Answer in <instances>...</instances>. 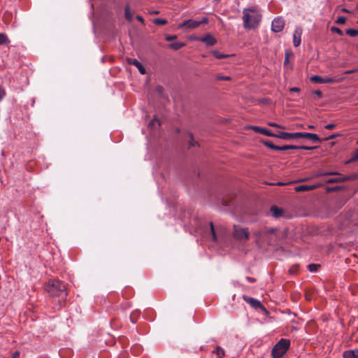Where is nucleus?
Here are the masks:
<instances>
[{
    "label": "nucleus",
    "mask_w": 358,
    "mask_h": 358,
    "mask_svg": "<svg viewBox=\"0 0 358 358\" xmlns=\"http://www.w3.org/2000/svg\"><path fill=\"white\" fill-rule=\"evenodd\" d=\"M199 41L206 43L208 46H212L217 43V39L210 34H208L205 36L200 38Z\"/></svg>",
    "instance_id": "obj_11"
},
{
    "label": "nucleus",
    "mask_w": 358,
    "mask_h": 358,
    "mask_svg": "<svg viewBox=\"0 0 358 358\" xmlns=\"http://www.w3.org/2000/svg\"><path fill=\"white\" fill-rule=\"evenodd\" d=\"M340 136L338 134H333L331 136H330L329 137L327 138L326 139L327 140H329V139H334L335 138L336 136Z\"/></svg>",
    "instance_id": "obj_50"
},
{
    "label": "nucleus",
    "mask_w": 358,
    "mask_h": 358,
    "mask_svg": "<svg viewBox=\"0 0 358 358\" xmlns=\"http://www.w3.org/2000/svg\"><path fill=\"white\" fill-rule=\"evenodd\" d=\"M213 352L216 354L218 358H223L225 355L224 350L220 346H217Z\"/></svg>",
    "instance_id": "obj_25"
},
{
    "label": "nucleus",
    "mask_w": 358,
    "mask_h": 358,
    "mask_svg": "<svg viewBox=\"0 0 358 358\" xmlns=\"http://www.w3.org/2000/svg\"><path fill=\"white\" fill-rule=\"evenodd\" d=\"M212 53H213V56L215 57H216L217 59H224V58H227L229 57V55L220 53L217 50H214V51H213Z\"/></svg>",
    "instance_id": "obj_26"
},
{
    "label": "nucleus",
    "mask_w": 358,
    "mask_h": 358,
    "mask_svg": "<svg viewBox=\"0 0 358 358\" xmlns=\"http://www.w3.org/2000/svg\"><path fill=\"white\" fill-rule=\"evenodd\" d=\"M243 14V26L245 29L256 28L262 20L261 11L257 6L244 8Z\"/></svg>",
    "instance_id": "obj_2"
},
{
    "label": "nucleus",
    "mask_w": 358,
    "mask_h": 358,
    "mask_svg": "<svg viewBox=\"0 0 358 358\" xmlns=\"http://www.w3.org/2000/svg\"><path fill=\"white\" fill-rule=\"evenodd\" d=\"M297 270V266H296V267H293L292 268H291L289 270V272L292 273H294Z\"/></svg>",
    "instance_id": "obj_53"
},
{
    "label": "nucleus",
    "mask_w": 358,
    "mask_h": 358,
    "mask_svg": "<svg viewBox=\"0 0 358 358\" xmlns=\"http://www.w3.org/2000/svg\"><path fill=\"white\" fill-rule=\"evenodd\" d=\"M245 278H246V280H247L248 282H251V283H253V282H256V279H255V278H254L247 276Z\"/></svg>",
    "instance_id": "obj_46"
},
{
    "label": "nucleus",
    "mask_w": 358,
    "mask_h": 358,
    "mask_svg": "<svg viewBox=\"0 0 358 358\" xmlns=\"http://www.w3.org/2000/svg\"><path fill=\"white\" fill-rule=\"evenodd\" d=\"M277 185H284V183H282V182H278V183H277Z\"/></svg>",
    "instance_id": "obj_59"
},
{
    "label": "nucleus",
    "mask_w": 358,
    "mask_h": 358,
    "mask_svg": "<svg viewBox=\"0 0 358 358\" xmlns=\"http://www.w3.org/2000/svg\"><path fill=\"white\" fill-rule=\"evenodd\" d=\"M276 229L275 228L264 227L253 232V236L256 238V243L262 244L266 243L271 244L275 236Z\"/></svg>",
    "instance_id": "obj_3"
},
{
    "label": "nucleus",
    "mask_w": 358,
    "mask_h": 358,
    "mask_svg": "<svg viewBox=\"0 0 358 358\" xmlns=\"http://www.w3.org/2000/svg\"><path fill=\"white\" fill-rule=\"evenodd\" d=\"M301 136H300V138H308V139H310V140H312L313 141L321 142L320 138L315 134L307 133V132H304V133L301 132Z\"/></svg>",
    "instance_id": "obj_16"
},
{
    "label": "nucleus",
    "mask_w": 358,
    "mask_h": 358,
    "mask_svg": "<svg viewBox=\"0 0 358 358\" xmlns=\"http://www.w3.org/2000/svg\"><path fill=\"white\" fill-rule=\"evenodd\" d=\"M341 175L338 172L330 171V172H320L315 175V177L327 176H340Z\"/></svg>",
    "instance_id": "obj_20"
},
{
    "label": "nucleus",
    "mask_w": 358,
    "mask_h": 358,
    "mask_svg": "<svg viewBox=\"0 0 358 358\" xmlns=\"http://www.w3.org/2000/svg\"><path fill=\"white\" fill-rule=\"evenodd\" d=\"M331 31L332 32L337 33L340 36H343V32L342 31V30H341L339 28H338L336 27H332L331 28Z\"/></svg>",
    "instance_id": "obj_32"
},
{
    "label": "nucleus",
    "mask_w": 358,
    "mask_h": 358,
    "mask_svg": "<svg viewBox=\"0 0 358 358\" xmlns=\"http://www.w3.org/2000/svg\"><path fill=\"white\" fill-rule=\"evenodd\" d=\"M155 121H157V120H155H155H152L150 122L149 126H150V127H154V125H155Z\"/></svg>",
    "instance_id": "obj_56"
},
{
    "label": "nucleus",
    "mask_w": 358,
    "mask_h": 358,
    "mask_svg": "<svg viewBox=\"0 0 358 358\" xmlns=\"http://www.w3.org/2000/svg\"><path fill=\"white\" fill-rule=\"evenodd\" d=\"M357 24H358V21H357Z\"/></svg>",
    "instance_id": "obj_62"
},
{
    "label": "nucleus",
    "mask_w": 358,
    "mask_h": 358,
    "mask_svg": "<svg viewBox=\"0 0 358 358\" xmlns=\"http://www.w3.org/2000/svg\"><path fill=\"white\" fill-rule=\"evenodd\" d=\"M285 26V22L283 19L280 17H275L271 24V29L274 32H280L281 31Z\"/></svg>",
    "instance_id": "obj_7"
},
{
    "label": "nucleus",
    "mask_w": 358,
    "mask_h": 358,
    "mask_svg": "<svg viewBox=\"0 0 358 358\" xmlns=\"http://www.w3.org/2000/svg\"><path fill=\"white\" fill-rule=\"evenodd\" d=\"M138 313L137 311L132 313V314L130 316V319L133 323H135L136 322V319L135 317H138Z\"/></svg>",
    "instance_id": "obj_36"
},
{
    "label": "nucleus",
    "mask_w": 358,
    "mask_h": 358,
    "mask_svg": "<svg viewBox=\"0 0 358 358\" xmlns=\"http://www.w3.org/2000/svg\"><path fill=\"white\" fill-rule=\"evenodd\" d=\"M357 71V69H352V70H349V71H345V74H350V73H355Z\"/></svg>",
    "instance_id": "obj_52"
},
{
    "label": "nucleus",
    "mask_w": 358,
    "mask_h": 358,
    "mask_svg": "<svg viewBox=\"0 0 358 358\" xmlns=\"http://www.w3.org/2000/svg\"><path fill=\"white\" fill-rule=\"evenodd\" d=\"M6 92L5 90L0 87V100L3 99V98L5 96Z\"/></svg>",
    "instance_id": "obj_43"
},
{
    "label": "nucleus",
    "mask_w": 358,
    "mask_h": 358,
    "mask_svg": "<svg viewBox=\"0 0 358 358\" xmlns=\"http://www.w3.org/2000/svg\"><path fill=\"white\" fill-rule=\"evenodd\" d=\"M338 177L331 178L327 180V183L332 184L336 182H345V179H344L343 176H338Z\"/></svg>",
    "instance_id": "obj_19"
},
{
    "label": "nucleus",
    "mask_w": 358,
    "mask_h": 358,
    "mask_svg": "<svg viewBox=\"0 0 358 358\" xmlns=\"http://www.w3.org/2000/svg\"><path fill=\"white\" fill-rule=\"evenodd\" d=\"M210 233H211V235L213 236V241H217V236H216V234H215V231L213 222L210 223Z\"/></svg>",
    "instance_id": "obj_31"
},
{
    "label": "nucleus",
    "mask_w": 358,
    "mask_h": 358,
    "mask_svg": "<svg viewBox=\"0 0 358 358\" xmlns=\"http://www.w3.org/2000/svg\"><path fill=\"white\" fill-rule=\"evenodd\" d=\"M10 43V40L8 36L3 33H0V45L8 44Z\"/></svg>",
    "instance_id": "obj_24"
},
{
    "label": "nucleus",
    "mask_w": 358,
    "mask_h": 358,
    "mask_svg": "<svg viewBox=\"0 0 358 358\" xmlns=\"http://www.w3.org/2000/svg\"><path fill=\"white\" fill-rule=\"evenodd\" d=\"M243 300L245 302H247L252 307H253V308H255L256 309H257V308H260V309H262V310L265 309L264 307L261 303V302L259 300L250 297V296H246V295H243Z\"/></svg>",
    "instance_id": "obj_10"
},
{
    "label": "nucleus",
    "mask_w": 358,
    "mask_h": 358,
    "mask_svg": "<svg viewBox=\"0 0 358 358\" xmlns=\"http://www.w3.org/2000/svg\"><path fill=\"white\" fill-rule=\"evenodd\" d=\"M290 91L291 92H299L300 90L298 87H292V88L290 89Z\"/></svg>",
    "instance_id": "obj_55"
},
{
    "label": "nucleus",
    "mask_w": 358,
    "mask_h": 358,
    "mask_svg": "<svg viewBox=\"0 0 358 358\" xmlns=\"http://www.w3.org/2000/svg\"><path fill=\"white\" fill-rule=\"evenodd\" d=\"M315 147H309V146H305V145H302V146H298V150H313V149H315Z\"/></svg>",
    "instance_id": "obj_42"
},
{
    "label": "nucleus",
    "mask_w": 358,
    "mask_h": 358,
    "mask_svg": "<svg viewBox=\"0 0 358 358\" xmlns=\"http://www.w3.org/2000/svg\"><path fill=\"white\" fill-rule=\"evenodd\" d=\"M298 150L297 145H282L279 147V150Z\"/></svg>",
    "instance_id": "obj_27"
},
{
    "label": "nucleus",
    "mask_w": 358,
    "mask_h": 358,
    "mask_svg": "<svg viewBox=\"0 0 358 358\" xmlns=\"http://www.w3.org/2000/svg\"><path fill=\"white\" fill-rule=\"evenodd\" d=\"M19 357H20V352L19 351H15L12 355V357L11 358H19Z\"/></svg>",
    "instance_id": "obj_48"
},
{
    "label": "nucleus",
    "mask_w": 358,
    "mask_h": 358,
    "mask_svg": "<svg viewBox=\"0 0 358 358\" xmlns=\"http://www.w3.org/2000/svg\"><path fill=\"white\" fill-rule=\"evenodd\" d=\"M131 350L134 353H135L136 355L140 353L141 350V348L139 345H136L132 347Z\"/></svg>",
    "instance_id": "obj_34"
},
{
    "label": "nucleus",
    "mask_w": 358,
    "mask_h": 358,
    "mask_svg": "<svg viewBox=\"0 0 358 358\" xmlns=\"http://www.w3.org/2000/svg\"><path fill=\"white\" fill-rule=\"evenodd\" d=\"M251 129L257 133L264 134L267 136L275 137V135H276V134L272 133L270 130H268L265 128H262V127H259L257 126H252Z\"/></svg>",
    "instance_id": "obj_14"
},
{
    "label": "nucleus",
    "mask_w": 358,
    "mask_h": 358,
    "mask_svg": "<svg viewBox=\"0 0 358 358\" xmlns=\"http://www.w3.org/2000/svg\"><path fill=\"white\" fill-rule=\"evenodd\" d=\"M342 12H343V13H350V11L348 9H346V8H343L342 9Z\"/></svg>",
    "instance_id": "obj_57"
},
{
    "label": "nucleus",
    "mask_w": 358,
    "mask_h": 358,
    "mask_svg": "<svg viewBox=\"0 0 358 358\" xmlns=\"http://www.w3.org/2000/svg\"><path fill=\"white\" fill-rule=\"evenodd\" d=\"M189 137L191 138L190 141H189V147H194L198 144V143L194 140L192 134H189Z\"/></svg>",
    "instance_id": "obj_33"
},
{
    "label": "nucleus",
    "mask_w": 358,
    "mask_h": 358,
    "mask_svg": "<svg viewBox=\"0 0 358 358\" xmlns=\"http://www.w3.org/2000/svg\"><path fill=\"white\" fill-rule=\"evenodd\" d=\"M233 236L239 241H246L249 239L250 232L246 228H243L238 225H234Z\"/></svg>",
    "instance_id": "obj_5"
},
{
    "label": "nucleus",
    "mask_w": 358,
    "mask_h": 358,
    "mask_svg": "<svg viewBox=\"0 0 358 358\" xmlns=\"http://www.w3.org/2000/svg\"><path fill=\"white\" fill-rule=\"evenodd\" d=\"M289 53L286 52L284 64H287L289 62Z\"/></svg>",
    "instance_id": "obj_47"
},
{
    "label": "nucleus",
    "mask_w": 358,
    "mask_h": 358,
    "mask_svg": "<svg viewBox=\"0 0 358 358\" xmlns=\"http://www.w3.org/2000/svg\"><path fill=\"white\" fill-rule=\"evenodd\" d=\"M343 358H358V349L345 350L343 353Z\"/></svg>",
    "instance_id": "obj_17"
},
{
    "label": "nucleus",
    "mask_w": 358,
    "mask_h": 358,
    "mask_svg": "<svg viewBox=\"0 0 358 358\" xmlns=\"http://www.w3.org/2000/svg\"><path fill=\"white\" fill-rule=\"evenodd\" d=\"M157 91L159 92V93H162V91H163V87L162 86H158L157 87Z\"/></svg>",
    "instance_id": "obj_54"
},
{
    "label": "nucleus",
    "mask_w": 358,
    "mask_h": 358,
    "mask_svg": "<svg viewBox=\"0 0 358 358\" xmlns=\"http://www.w3.org/2000/svg\"><path fill=\"white\" fill-rule=\"evenodd\" d=\"M153 13H154V14H158V13H159V12H158V11H154V12H153Z\"/></svg>",
    "instance_id": "obj_60"
},
{
    "label": "nucleus",
    "mask_w": 358,
    "mask_h": 358,
    "mask_svg": "<svg viewBox=\"0 0 358 358\" xmlns=\"http://www.w3.org/2000/svg\"><path fill=\"white\" fill-rule=\"evenodd\" d=\"M317 187V185H299L295 187V191L297 192L310 191L315 189Z\"/></svg>",
    "instance_id": "obj_18"
},
{
    "label": "nucleus",
    "mask_w": 358,
    "mask_h": 358,
    "mask_svg": "<svg viewBox=\"0 0 358 358\" xmlns=\"http://www.w3.org/2000/svg\"><path fill=\"white\" fill-rule=\"evenodd\" d=\"M302 34V29L301 27H297L293 35V44L295 47H298L301 44V36Z\"/></svg>",
    "instance_id": "obj_13"
},
{
    "label": "nucleus",
    "mask_w": 358,
    "mask_h": 358,
    "mask_svg": "<svg viewBox=\"0 0 358 358\" xmlns=\"http://www.w3.org/2000/svg\"><path fill=\"white\" fill-rule=\"evenodd\" d=\"M263 143H264V145H266L268 148H271V149L275 150H279V147L280 146L274 145L270 141H265L263 142Z\"/></svg>",
    "instance_id": "obj_23"
},
{
    "label": "nucleus",
    "mask_w": 358,
    "mask_h": 358,
    "mask_svg": "<svg viewBox=\"0 0 358 358\" xmlns=\"http://www.w3.org/2000/svg\"><path fill=\"white\" fill-rule=\"evenodd\" d=\"M314 94H315V95H317L319 98L322 97V92H321V91H320V90H316V91H315V92H314Z\"/></svg>",
    "instance_id": "obj_49"
},
{
    "label": "nucleus",
    "mask_w": 358,
    "mask_h": 358,
    "mask_svg": "<svg viewBox=\"0 0 358 358\" xmlns=\"http://www.w3.org/2000/svg\"><path fill=\"white\" fill-rule=\"evenodd\" d=\"M208 22V19L207 17H203L201 20H185L181 24V27H186L187 29H196L199 27L201 24H205Z\"/></svg>",
    "instance_id": "obj_6"
},
{
    "label": "nucleus",
    "mask_w": 358,
    "mask_h": 358,
    "mask_svg": "<svg viewBox=\"0 0 358 358\" xmlns=\"http://www.w3.org/2000/svg\"><path fill=\"white\" fill-rule=\"evenodd\" d=\"M290 341L288 339L281 338L273 348L271 355L273 358H281L288 350Z\"/></svg>",
    "instance_id": "obj_4"
},
{
    "label": "nucleus",
    "mask_w": 358,
    "mask_h": 358,
    "mask_svg": "<svg viewBox=\"0 0 358 358\" xmlns=\"http://www.w3.org/2000/svg\"><path fill=\"white\" fill-rule=\"evenodd\" d=\"M358 160V148L355 151L354 155L350 159V162H354Z\"/></svg>",
    "instance_id": "obj_39"
},
{
    "label": "nucleus",
    "mask_w": 358,
    "mask_h": 358,
    "mask_svg": "<svg viewBox=\"0 0 358 358\" xmlns=\"http://www.w3.org/2000/svg\"><path fill=\"white\" fill-rule=\"evenodd\" d=\"M341 189H343V187H341V186H336V187H334L328 188L327 191L328 192L338 191V190H340Z\"/></svg>",
    "instance_id": "obj_41"
},
{
    "label": "nucleus",
    "mask_w": 358,
    "mask_h": 358,
    "mask_svg": "<svg viewBox=\"0 0 358 358\" xmlns=\"http://www.w3.org/2000/svg\"><path fill=\"white\" fill-rule=\"evenodd\" d=\"M271 212L272 213L273 217L275 218H279L280 217H282L284 214V210L276 206H273L271 207Z\"/></svg>",
    "instance_id": "obj_15"
},
{
    "label": "nucleus",
    "mask_w": 358,
    "mask_h": 358,
    "mask_svg": "<svg viewBox=\"0 0 358 358\" xmlns=\"http://www.w3.org/2000/svg\"><path fill=\"white\" fill-rule=\"evenodd\" d=\"M309 129H313V126H309L308 127Z\"/></svg>",
    "instance_id": "obj_61"
},
{
    "label": "nucleus",
    "mask_w": 358,
    "mask_h": 358,
    "mask_svg": "<svg viewBox=\"0 0 358 358\" xmlns=\"http://www.w3.org/2000/svg\"><path fill=\"white\" fill-rule=\"evenodd\" d=\"M319 266H320V265L315 264H310L308 265V270L310 272H315V271H317Z\"/></svg>",
    "instance_id": "obj_30"
},
{
    "label": "nucleus",
    "mask_w": 358,
    "mask_h": 358,
    "mask_svg": "<svg viewBox=\"0 0 358 358\" xmlns=\"http://www.w3.org/2000/svg\"><path fill=\"white\" fill-rule=\"evenodd\" d=\"M153 23L157 25H164L167 23V20L162 18H155L153 20Z\"/></svg>",
    "instance_id": "obj_29"
},
{
    "label": "nucleus",
    "mask_w": 358,
    "mask_h": 358,
    "mask_svg": "<svg viewBox=\"0 0 358 358\" xmlns=\"http://www.w3.org/2000/svg\"><path fill=\"white\" fill-rule=\"evenodd\" d=\"M185 43L182 42H174L169 45V47L175 50H178L185 46Z\"/></svg>",
    "instance_id": "obj_22"
},
{
    "label": "nucleus",
    "mask_w": 358,
    "mask_h": 358,
    "mask_svg": "<svg viewBox=\"0 0 358 358\" xmlns=\"http://www.w3.org/2000/svg\"><path fill=\"white\" fill-rule=\"evenodd\" d=\"M335 127H336V124H327V125L325 126V128H326L327 129H329V130H330V129H334Z\"/></svg>",
    "instance_id": "obj_44"
},
{
    "label": "nucleus",
    "mask_w": 358,
    "mask_h": 358,
    "mask_svg": "<svg viewBox=\"0 0 358 358\" xmlns=\"http://www.w3.org/2000/svg\"><path fill=\"white\" fill-rule=\"evenodd\" d=\"M165 38L167 41H171L176 40L177 38V36L176 35H171V36L167 35V36H166Z\"/></svg>",
    "instance_id": "obj_40"
},
{
    "label": "nucleus",
    "mask_w": 358,
    "mask_h": 358,
    "mask_svg": "<svg viewBox=\"0 0 358 358\" xmlns=\"http://www.w3.org/2000/svg\"><path fill=\"white\" fill-rule=\"evenodd\" d=\"M136 19H137L139 22H142L143 24L144 23V19L143 18V17H142V16H141V15H137V16H136Z\"/></svg>",
    "instance_id": "obj_51"
},
{
    "label": "nucleus",
    "mask_w": 358,
    "mask_h": 358,
    "mask_svg": "<svg viewBox=\"0 0 358 358\" xmlns=\"http://www.w3.org/2000/svg\"><path fill=\"white\" fill-rule=\"evenodd\" d=\"M344 179H345V181H348V180H355L357 178V176L356 174H352V175H350V176H343Z\"/></svg>",
    "instance_id": "obj_35"
},
{
    "label": "nucleus",
    "mask_w": 358,
    "mask_h": 358,
    "mask_svg": "<svg viewBox=\"0 0 358 358\" xmlns=\"http://www.w3.org/2000/svg\"><path fill=\"white\" fill-rule=\"evenodd\" d=\"M268 124L271 127H277V128H282L279 124L275 123V122H268Z\"/></svg>",
    "instance_id": "obj_45"
},
{
    "label": "nucleus",
    "mask_w": 358,
    "mask_h": 358,
    "mask_svg": "<svg viewBox=\"0 0 358 358\" xmlns=\"http://www.w3.org/2000/svg\"><path fill=\"white\" fill-rule=\"evenodd\" d=\"M223 205H224V206H228L229 204H228V203H227V201H223Z\"/></svg>",
    "instance_id": "obj_58"
},
{
    "label": "nucleus",
    "mask_w": 358,
    "mask_h": 358,
    "mask_svg": "<svg viewBox=\"0 0 358 358\" xmlns=\"http://www.w3.org/2000/svg\"><path fill=\"white\" fill-rule=\"evenodd\" d=\"M345 21H346V18L343 16H341V17H338V19L336 20V23L343 24L345 22Z\"/></svg>",
    "instance_id": "obj_38"
},
{
    "label": "nucleus",
    "mask_w": 358,
    "mask_h": 358,
    "mask_svg": "<svg viewBox=\"0 0 358 358\" xmlns=\"http://www.w3.org/2000/svg\"><path fill=\"white\" fill-rule=\"evenodd\" d=\"M301 132H296V133H287V132H283V131H278L275 137L283 139V140H289L292 138H300Z\"/></svg>",
    "instance_id": "obj_9"
},
{
    "label": "nucleus",
    "mask_w": 358,
    "mask_h": 358,
    "mask_svg": "<svg viewBox=\"0 0 358 358\" xmlns=\"http://www.w3.org/2000/svg\"><path fill=\"white\" fill-rule=\"evenodd\" d=\"M124 16L126 20H127L129 22H131L133 17L130 11L129 6L128 4L126 5L124 8Z\"/></svg>",
    "instance_id": "obj_21"
},
{
    "label": "nucleus",
    "mask_w": 358,
    "mask_h": 358,
    "mask_svg": "<svg viewBox=\"0 0 358 358\" xmlns=\"http://www.w3.org/2000/svg\"><path fill=\"white\" fill-rule=\"evenodd\" d=\"M346 34L352 37L358 36V30L354 29H348L346 30Z\"/></svg>",
    "instance_id": "obj_28"
},
{
    "label": "nucleus",
    "mask_w": 358,
    "mask_h": 358,
    "mask_svg": "<svg viewBox=\"0 0 358 358\" xmlns=\"http://www.w3.org/2000/svg\"><path fill=\"white\" fill-rule=\"evenodd\" d=\"M127 62L129 64L134 65L138 69L139 72L141 74H145L146 73L145 69L142 65V64L138 62L136 59L128 58Z\"/></svg>",
    "instance_id": "obj_12"
},
{
    "label": "nucleus",
    "mask_w": 358,
    "mask_h": 358,
    "mask_svg": "<svg viewBox=\"0 0 358 358\" xmlns=\"http://www.w3.org/2000/svg\"><path fill=\"white\" fill-rule=\"evenodd\" d=\"M310 80L313 83L320 84L334 83L338 81V80L333 78H322L321 76L317 75L311 76Z\"/></svg>",
    "instance_id": "obj_8"
},
{
    "label": "nucleus",
    "mask_w": 358,
    "mask_h": 358,
    "mask_svg": "<svg viewBox=\"0 0 358 358\" xmlns=\"http://www.w3.org/2000/svg\"><path fill=\"white\" fill-rule=\"evenodd\" d=\"M47 292L53 297H59V302L64 303L68 295L66 285L64 282L50 279L45 287Z\"/></svg>",
    "instance_id": "obj_1"
},
{
    "label": "nucleus",
    "mask_w": 358,
    "mask_h": 358,
    "mask_svg": "<svg viewBox=\"0 0 358 358\" xmlns=\"http://www.w3.org/2000/svg\"><path fill=\"white\" fill-rule=\"evenodd\" d=\"M217 80H231V78L229 76H217L216 77Z\"/></svg>",
    "instance_id": "obj_37"
}]
</instances>
